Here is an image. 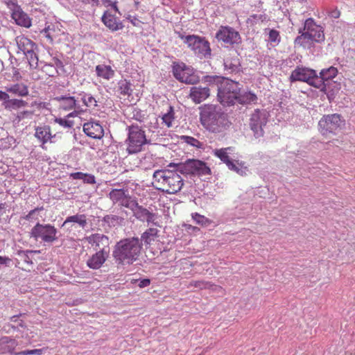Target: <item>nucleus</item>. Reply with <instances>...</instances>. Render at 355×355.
<instances>
[{"mask_svg":"<svg viewBox=\"0 0 355 355\" xmlns=\"http://www.w3.org/2000/svg\"><path fill=\"white\" fill-rule=\"evenodd\" d=\"M3 2L11 10L19 6L17 0H3Z\"/></svg>","mask_w":355,"mask_h":355,"instance_id":"obj_49","label":"nucleus"},{"mask_svg":"<svg viewBox=\"0 0 355 355\" xmlns=\"http://www.w3.org/2000/svg\"><path fill=\"white\" fill-rule=\"evenodd\" d=\"M28 105L27 102L18 98H12L7 100L6 102L3 103L4 107L6 110H18L22 107H26Z\"/></svg>","mask_w":355,"mask_h":355,"instance_id":"obj_35","label":"nucleus"},{"mask_svg":"<svg viewBox=\"0 0 355 355\" xmlns=\"http://www.w3.org/2000/svg\"><path fill=\"white\" fill-rule=\"evenodd\" d=\"M4 208V204H0V210Z\"/></svg>","mask_w":355,"mask_h":355,"instance_id":"obj_62","label":"nucleus"},{"mask_svg":"<svg viewBox=\"0 0 355 355\" xmlns=\"http://www.w3.org/2000/svg\"><path fill=\"white\" fill-rule=\"evenodd\" d=\"M85 239L95 250H109V239L104 234H93L87 236Z\"/></svg>","mask_w":355,"mask_h":355,"instance_id":"obj_19","label":"nucleus"},{"mask_svg":"<svg viewBox=\"0 0 355 355\" xmlns=\"http://www.w3.org/2000/svg\"><path fill=\"white\" fill-rule=\"evenodd\" d=\"M11 17L19 26L25 28H29L31 26V19L22 10L19 6L12 10Z\"/></svg>","mask_w":355,"mask_h":355,"instance_id":"obj_23","label":"nucleus"},{"mask_svg":"<svg viewBox=\"0 0 355 355\" xmlns=\"http://www.w3.org/2000/svg\"><path fill=\"white\" fill-rule=\"evenodd\" d=\"M196 287L199 289H211L214 291H220L223 288L220 286L215 285L209 282L204 280L192 281L189 283V287Z\"/></svg>","mask_w":355,"mask_h":355,"instance_id":"obj_33","label":"nucleus"},{"mask_svg":"<svg viewBox=\"0 0 355 355\" xmlns=\"http://www.w3.org/2000/svg\"><path fill=\"white\" fill-rule=\"evenodd\" d=\"M77 1L83 5H91L92 7H96L99 5V0H77Z\"/></svg>","mask_w":355,"mask_h":355,"instance_id":"obj_48","label":"nucleus"},{"mask_svg":"<svg viewBox=\"0 0 355 355\" xmlns=\"http://www.w3.org/2000/svg\"><path fill=\"white\" fill-rule=\"evenodd\" d=\"M32 114H33V112H31V111H28V110L23 111V112H20L17 114V118L19 120H21L25 118H28V117L31 116Z\"/></svg>","mask_w":355,"mask_h":355,"instance_id":"obj_50","label":"nucleus"},{"mask_svg":"<svg viewBox=\"0 0 355 355\" xmlns=\"http://www.w3.org/2000/svg\"><path fill=\"white\" fill-rule=\"evenodd\" d=\"M19 50L24 54L32 50H36L37 46L35 42L24 35L17 36L15 39Z\"/></svg>","mask_w":355,"mask_h":355,"instance_id":"obj_27","label":"nucleus"},{"mask_svg":"<svg viewBox=\"0 0 355 355\" xmlns=\"http://www.w3.org/2000/svg\"><path fill=\"white\" fill-rule=\"evenodd\" d=\"M46 37L49 38L51 41L53 40L52 37L49 35H47Z\"/></svg>","mask_w":355,"mask_h":355,"instance_id":"obj_63","label":"nucleus"},{"mask_svg":"<svg viewBox=\"0 0 355 355\" xmlns=\"http://www.w3.org/2000/svg\"><path fill=\"white\" fill-rule=\"evenodd\" d=\"M35 50L30 51L25 53L26 58L28 61L29 65L32 69H36L38 66V57L35 53Z\"/></svg>","mask_w":355,"mask_h":355,"instance_id":"obj_41","label":"nucleus"},{"mask_svg":"<svg viewBox=\"0 0 355 355\" xmlns=\"http://www.w3.org/2000/svg\"><path fill=\"white\" fill-rule=\"evenodd\" d=\"M142 250V243L138 237L121 239L116 243L113 257L118 264L130 265L138 260Z\"/></svg>","mask_w":355,"mask_h":355,"instance_id":"obj_2","label":"nucleus"},{"mask_svg":"<svg viewBox=\"0 0 355 355\" xmlns=\"http://www.w3.org/2000/svg\"><path fill=\"white\" fill-rule=\"evenodd\" d=\"M192 218L196 221V223L198 225L202 226H208L211 224V221L206 218L205 216L199 214L198 213L192 214Z\"/></svg>","mask_w":355,"mask_h":355,"instance_id":"obj_42","label":"nucleus"},{"mask_svg":"<svg viewBox=\"0 0 355 355\" xmlns=\"http://www.w3.org/2000/svg\"><path fill=\"white\" fill-rule=\"evenodd\" d=\"M42 209H43V207L36 208V209H33V210H31V211L29 212L28 216H30L33 215V214L36 211H37V210H42Z\"/></svg>","mask_w":355,"mask_h":355,"instance_id":"obj_59","label":"nucleus"},{"mask_svg":"<svg viewBox=\"0 0 355 355\" xmlns=\"http://www.w3.org/2000/svg\"><path fill=\"white\" fill-rule=\"evenodd\" d=\"M172 71L174 77L182 83L193 85L199 81L198 77L193 72V69L184 62H174Z\"/></svg>","mask_w":355,"mask_h":355,"instance_id":"obj_8","label":"nucleus"},{"mask_svg":"<svg viewBox=\"0 0 355 355\" xmlns=\"http://www.w3.org/2000/svg\"><path fill=\"white\" fill-rule=\"evenodd\" d=\"M217 79L218 101L224 105H233L241 90L239 83L226 78H218Z\"/></svg>","mask_w":355,"mask_h":355,"instance_id":"obj_4","label":"nucleus"},{"mask_svg":"<svg viewBox=\"0 0 355 355\" xmlns=\"http://www.w3.org/2000/svg\"><path fill=\"white\" fill-rule=\"evenodd\" d=\"M158 232L157 228H148L141 234V240L146 245H153L158 238Z\"/></svg>","mask_w":355,"mask_h":355,"instance_id":"obj_32","label":"nucleus"},{"mask_svg":"<svg viewBox=\"0 0 355 355\" xmlns=\"http://www.w3.org/2000/svg\"><path fill=\"white\" fill-rule=\"evenodd\" d=\"M181 138L185 143L191 146L197 148H202L203 147V144L193 137L182 136Z\"/></svg>","mask_w":355,"mask_h":355,"instance_id":"obj_43","label":"nucleus"},{"mask_svg":"<svg viewBox=\"0 0 355 355\" xmlns=\"http://www.w3.org/2000/svg\"><path fill=\"white\" fill-rule=\"evenodd\" d=\"M216 38L227 45L233 46L241 43L239 33L234 28L228 26H221L216 33Z\"/></svg>","mask_w":355,"mask_h":355,"instance_id":"obj_11","label":"nucleus"},{"mask_svg":"<svg viewBox=\"0 0 355 355\" xmlns=\"http://www.w3.org/2000/svg\"><path fill=\"white\" fill-rule=\"evenodd\" d=\"M267 114L263 110H255L250 118V125L255 137L263 136V127L267 123Z\"/></svg>","mask_w":355,"mask_h":355,"instance_id":"obj_14","label":"nucleus"},{"mask_svg":"<svg viewBox=\"0 0 355 355\" xmlns=\"http://www.w3.org/2000/svg\"><path fill=\"white\" fill-rule=\"evenodd\" d=\"M17 318H18V316H17V315L12 316V317L10 318V321H11V322H17Z\"/></svg>","mask_w":355,"mask_h":355,"instance_id":"obj_60","label":"nucleus"},{"mask_svg":"<svg viewBox=\"0 0 355 355\" xmlns=\"http://www.w3.org/2000/svg\"><path fill=\"white\" fill-rule=\"evenodd\" d=\"M69 223H76L82 228H84L87 224V218L85 214H76L68 216L64 221L62 226Z\"/></svg>","mask_w":355,"mask_h":355,"instance_id":"obj_36","label":"nucleus"},{"mask_svg":"<svg viewBox=\"0 0 355 355\" xmlns=\"http://www.w3.org/2000/svg\"><path fill=\"white\" fill-rule=\"evenodd\" d=\"M85 175V173L83 172H76V173H71L70 174V178H71L73 180H83Z\"/></svg>","mask_w":355,"mask_h":355,"instance_id":"obj_51","label":"nucleus"},{"mask_svg":"<svg viewBox=\"0 0 355 355\" xmlns=\"http://www.w3.org/2000/svg\"><path fill=\"white\" fill-rule=\"evenodd\" d=\"M179 37L200 58H206L211 55L210 44L205 37L196 35L185 36L180 33H179Z\"/></svg>","mask_w":355,"mask_h":355,"instance_id":"obj_5","label":"nucleus"},{"mask_svg":"<svg viewBox=\"0 0 355 355\" xmlns=\"http://www.w3.org/2000/svg\"><path fill=\"white\" fill-rule=\"evenodd\" d=\"M345 124V119L339 114L324 115L318 122V131L324 137L336 135Z\"/></svg>","mask_w":355,"mask_h":355,"instance_id":"obj_6","label":"nucleus"},{"mask_svg":"<svg viewBox=\"0 0 355 355\" xmlns=\"http://www.w3.org/2000/svg\"><path fill=\"white\" fill-rule=\"evenodd\" d=\"M43 350L42 349H27L24 351H21L16 353V355H41L42 354Z\"/></svg>","mask_w":355,"mask_h":355,"instance_id":"obj_45","label":"nucleus"},{"mask_svg":"<svg viewBox=\"0 0 355 355\" xmlns=\"http://www.w3.org/2000/svg\"><path fill=\"white\" fill-rule=\"evenodd\" d=\"M340 12L338 9H335V10H332L329 13V16L334 19L338 18L340 17Z\"/></svg>","mask_w":355,"mask_h":355,"instance_id":"obj_54","label":"nucleus"},{"mask_svg":"<svg viewBox=\"0 0 355 355\" xmlns=\"http://www.w3.org/2000/svg\"><path fill=\"white\" fill-rule=\"evenodd\" d=\"M9 98V95L7 92L0 90V101H3L4 103Z\"/></svg>","mask_w":355,"mask_h":355,"instance_id":"obj_55","label":"nucleus"},{"mask_svg":"<svg viewBox=\"0 0 355 355\" xmlns=\"http://www.w3.org/2000/svg\"><path fill=\"white\" fill-rule=\"evenodd\" d=\"M111 6L112 7V8L115 10V12H119V8L117 7V5H116V2H113L111 3Z\"/></svg>","mask_w":355,"mask_h":355,"instance_id":"obj_58","label":"nucleus"},{"mask_svg":"<svg viewBox=\"0 0 355 355\" xmlns=\"http://www.w3.org/2000/svg\"><path fill=\"white\" fill-rule=\"evenodd\" d=\"M252 17L254 19H261L262 21H263L262 18H263V19H266V15H254Z\"/></svg>","mask_w":355,"mask_h":355,"instance_id":"obj_57","label":"nucleus"},{"mask_svg":"<svg viewBox=\"0 0 355 355\" xmlns=\"http://www.w3.org/2000/svg\"><path fill=\"white\" fill-rule=\"evenodd\" d=\"M315 77L316 71L315 70L304 67H297L292 71L290 80L291 82H306L310 85L313 86Z\"/></svg>","mask_w":355,"mask_h":355,"instance_id":"obj_16","label":"nucleus"},{"mask_svg":"<svg viewBox=\"0 0 355 355\" xmlns=\"http://www.w3.org/2000/svg\"><path fill=\"white\" fill-rule=\"evenodd\" d=\"M83 131L88 137L94 139H101L104 135L102 125L98 122L94 121L84 123Z\"/></svg>","mask_w":355,"mask_h":355,"instance_id":"obj_20","label":"nucleus"},{"mask_svg":"<svg viewBox=\"0 0 355 355\" xmlns=\"http://www.w3.org/2000/svg\"><path fill=\"white\" fill-rule=\"evenodd\" d=\"M299 33H301L300 35L297 36L295 40V46H302L303 48H311L313 44L315 42L314 40L308 35L305 31L302 33L301 31H299Z\"/></svg>","mask_w":355,"mask_h":355,"instance_id":"obj_34","label":"nucleus"},{"mask_svg":"<svg viewBox=\"0 0 355 355\" xmlns=\"http://www.w3.org/2000/svg\"><path fill=\"white\" fill-rule=\"evenodd\" d=\"M19 325L21 327H24V323L23 321H20V322L19 323Z\"/></svg>","mask_w":355,"mask_h":355,"instance_id":"obj_61","label":"nucleus"},{"mask_svg":"<svg viewBox=\"0 0 355 355\" xmlns=\"http://www.w3.org/2000/svg\"><path fill=\"white\" fill-rule=\"evenodd\" d=\"M178 168L173 170H157L153 175V186L157 190L169 194L179 192L184 185V181L178 173Z\"/></svg>","mask_w":355,"mask_h":355,"instance_id":"obj_3","label":"nucleus"},{"mask_svg":"<svg viewBox=\"0 0 355 355\" xmlns=\"http://www.w3.org/2000/svg\"><path fill=\"white\" fill-rule=\"evenodd\" d=\"M132 92L130 82L126 80H121L119 82V92L121 96L130 97Z\"/></svg>","mask_w":355,"mask_h":355,"instance_id":"obj_39","label":"nucleus"},{"mask_svg":"<svg viewBox=\"0 0 355 355\" xmlns=\"http://www.w3.org/2000/svg\"><path fill=\"white\" fill-rule=\"evenodd\" d=\"M257 100V97L254 93L248 92H244L243 94L239 93L236 101L240 104H250L252 103H255Z\"/></svg>","mask_w":355,"mask_h":355,"instance_id":"obj_37","label":"nucleus"},{"mask_svg":"<svg viewBox=\"0 0 355 355\" xmlns=\"http://www.w3.org/2000/svg\"><path fill=\"white\" fill-rule=\"evenodd\" d=\"M108 197L113 204L121 207L129 209L135 205V199L130 196L128 189H113L110 191Z\"/></svg>","mask_w":355,"mask_h":355,"instance_id":"obj_13","label":"nucleus"},{"mask_svg":"<svg viewBox=\"0 0 355 355\" xmlns=\"http://www.w3.org/2000/svg\"><path fill=\"white\" fill-rule=\"evenodd\" d=\"M163 123L168 127L172 126V123L174 120V110L172 106H169L168 110L166 114L162 116Z\"/></svg>","mask_w":355,"mask_h":355,"instance_id":"obj_40","label":"nucleus"},{"mask_svg":"<svg viewBox=\"0 0 355 355\" xmlns=\"http://www.w3.org/2000/svg\"><path fill=\"white\" fill-rule=\"evenodd\" d=\"M178 171L184 175H207L211 174V168L207 164L199 159H188L184 163L178 164Z\"/></svg>","mask_w":355,"mask_h":355,"instance_id":"obj_7","label":"nucleus"},{"mask_svg":"<svg viewBox=\"0 0 355 355\" xmlns=\"http://www.w3.org/2000/svg\"><path fill=\"white\" fill-rule=\"evenodd\" d=\"M48 29H49V28H44V31H45V32H47Z\"/></svg>","mask_w":355,"mask_h":355,"instance_id":"obj_64","label":"nucleus"},{"mask_svg":"<svg viewBox=\"0 0 355 355\" xmlns=\"http://www.w3.org/2000/svg\"><path fill=\"white\" fill-rule=\"evenodd\" d=\"M150 280L149 279H144L139 282L138 286L140 288H145V287L148 286L150 285Z\"/></svg>","mask_w":355,"mask_h":355,"instance_id":"obj_53","label":"nucleus"},{"mask_svg":"<svg viewBox=\"0 0 355 355\" xmlns=\"http://www.w3.org/2000/svg\"><path fill=\"white\" fill-rule=\"evenodd\" d=\"M234 150V148L233 147L223 148L220 149H215L213 151V153L214 156L217 157L220 159V161L225 163L230 170L242 175L243 173L242 169L243 163H239V161H235L234 162L230 158L229 155L232 153Z\"/></svg>","mask_w":355,"mask_h":355,"instance_id":"obj_12","label":"nucleus"},{"mask_svg":"<svg viewBox=\"0 0 355 355\" xmlns=\"http://www.w3.org/2000/svg\"><path fill=\"white\" fill-rule=\"evenodd\" d=\"M35 137L42 143V148H44V145L52 138L51 128L49 125L37 127Z\"/></svg>","mask_w":355,"mask_h":355,"instance_id":"obj_29","label":"nucleus"},{"mask_svg":"<svg viewBox=\"0 0 355 355\" xmlns=\"http://www.w3.org/2000/svg\"><path fill=\"white\" fill-rule=\"evenodd\" d=\"M128 145L127 150L129 153H137L141 150L142 146L147 139L145 132L138 126L132 125L129 128Z\"/></svg>","mask_w":355,"mask_h":355,"instance_id":"obj_9","label":"nucleus"},{"mask_svg":"<svg viewBox=\"0 0 355 355\" xmlns=\"http://www.w3.org/2000/svg\"><path fill=\"white\" fill-rule=\"evenodd\" d=\"M210 95L208 87H193L191 88L189 97L195 103H200Z\"/></svg>","mask_w":355,"mask_h":355,"instance_id":"obj_25","label":"nucleus"},{"mask_svg":"<svg viewBox=\"0 0 355 355\" xmlns=\"http://www.w3.org/2000/svg\"><path fill=\"white\" fill-rule=\"evenodd\" d=\"M95 71L97 77L105 80H110L114 75L115 71L110 65L105 64H98L96 66Z\"/></svg>","mask_w":355,"mask_h":355,"instance_id":"obj_30","label":"nucleus"},{"mask_svg":"<svg viewBox=\"0 0 355 355\" xmlns=\"http://www.w3.org/2000/svg\"><path fill=\"white\" fill-rule=\"evenodd\" d=\"M74 111L69 113L67 116L68 117H74V116H78L79 114H80L81 113L84 112L85 111L83 110H82L79 105H76V107L74 108Z\"/></svg>","mask_w":355,"mask_h":355,"instance_id":"obj_52","label":"nucleus"},{"mask_svg":"<svg viewBox=\"0 0 355 355\" xmlns=\"http://www.w3.org/2000/svg\"><path fill=\"white\" fill-rule=\"evenodd\" d=\"M11 259L7 257L0 256V264H7Z\"/></svg>","mask_w":355,"mask_h":355,"instance_id":"obj_56","label":"nucleus"},{"mask_svg":"<svg viewBox=\"0 0 355 355\" xmlns=\"http://www.w3.org/2000/svg\"><path fill=\"white\" fill-rule=\"evenodd\" d=\"M304 31L315 42H321L324 40L322 28L317 25L312 18H309L305 21Z\"/></svg>","mask_w":355,"mask_h":355,"instance_id":"obj_17","label":"nucleus"},{"mask_svg":"<svg viewBox=\"0 0 355 355\" xmlns=\"http://www.w3.org/2000/svg\"><path fill=\"white\" fill-rule=\"evenodd\" d=\"M200 121L202 125L211 132H222L231 125L227 115L214 105L200 107Z\"/></svg>","mask_w":355,"mask_h":355,"instance_id":"obj_1","label":"nucleus"},{"mask_svg":"<svg viewBox=\"0 0 355 355\" xmlns=\"http://www.w3.org/2000/svg\"><path fill=\"white\" fill-rule=\"evenodd\" d=\"M57 230L51 225L37 223L31 230V236L36 241L44 243H53L57 240Z\"/></svg>","mask_w":355,"mask_h":355,"instance_id":"obj_10","label":"nucleus"},{"mask_svg":"<svg viewBox=\"0 0 355 355\" xmlns=\"http://www.w3.org/2000/svg\"><path fill=\"white\" fill-rule=\"evenodd\" d=\"M54 100L58 103L59 110L69 111L76 107L77 101L74 96H61Z\"/></svg>","mask_w":355,"mask_h":355,"instance_id":"obj_26","label":"nucleus"},{"mask_svg":"<svg viewBox=\"0 0 355 355\" xmlns=\"http://www.w3.org/2000/svg\"><path fill=\"white\" fill-rule=\"evenodd\" d=\"M224 66L226 70L230 72L238 71L241 67L240 60L239 58V53L236 51H230V53L224 59Z\"/></svg>","mask_w":355,"mask_h":355,"instance_id":"obj_22","label":"nucleus"},{"mask_svg":"<svg viewBox=\"0 0 355 355\" xmlns=\"http://www.w3.org/2000/svg\"><path fill=\"white\" fill-rule=\"evenodd\" d=\"M109 250H98L87 261V265L92 269H98L105 262L108 257Z\"/></svg>","mask_w":355,"mask_h":355,"instance_id":"obj_21","label":"nucleus"},{"mask_svg":"<svg viewBox=\"0 0 355 355\" xmlns=\"http://www.w3.org/2000/svg\"><path fill=\"white\" fill-rule=\"evenodd\" d=\"M338 73V69L335 67H330L323 69L320 72V76L316 74L313 87L320 89L322 92L326 91V82H328L337 76Z\"/></svg>","mask_w":355,"mask_h":355,"instance_id":"obj_15","label":"nucleus"},{"mask_svg":"<svg viewBox=\"0 0 355 355\" xmlns=\"http://www.w3.org/2000/svg\"><path fill=\"white\" fill-rule=\"evenodd\" d=\"M102 21L112 31H117L123 28V25L117 19V17L107 11L103 15Z\"/></svg>","mask_w":355,"mask_h":355,"instance_id":"obj_24","label":"nucleus"},{"mask_svg":"<svg viewBox=\"0 0 355 355\" xmlns=\"http://www.w3.org/2000/svg\"><path fill=\"white\" fill-rule=\"evenodd\" d=\"M17 345V341L15 339L9 336H3L0 338V347L5 349L1 350V353H10L16 355L17 352L15 350Z\"/></svg>","mask_w":355,"mask_h":355,"instance_id":"obj_28","label":"nucleus"},{"mask_svg":"<svg viewBox=\"0 0 355 355\" xmlns=\"http://www.w3.org/2000/svg\"><path fill=\"white\" fill-rule=\"evenodd\" d=\"M135 205L132 207H129L133 212L134 216L141 221H146L148 223H155L156 215L149 211L146 208L139 205L136 200H135Z\"/></svg>","mask_w":355,"mask_h":355,"instance_id":"obj_18","label":"nucleus"},{"mask_svg":"<svg viewBox=\"0 0 355 355\" xmlns=\"http://www.w3.org/2000/svg\"><path fill=\"white\" fill-rule=\"evenodd\" d=\"M281 41L279 32L275 29H270L268 33V42L278 44Z\"/></svg>","mask_w":355,"mask_h":355,"instance_id":"obj_44","label":"nucleus"},{"mask_svg":"<svg viewBox=\"0 0 355 355\" xmlns=\"http://www.w3.org/2000/svg\"><path fill=\"white\" fill-rule=\"evenodd\" d=\"M83 182L86 184H94L96 183V178L94 175L89 174V173H85V178L83 179Z\"/></svg>","mask_w":355,"mask_h":355,"instance_id":"obj_47","label":"nucleus"},{"mask_svg":"<svg viewBox=\"0 0 355 355\" xmlns=\"http://www.w3.org/2000/svg\"><path fill=\"white\" fill-rule=\"evenodd\" d=\"M55 122L64 128H71L73 125L72 121L62 118H56Z\"/></svg>","mask_w":355,"mask_h":355,"instance_id":"obj_46","label":"nucleus"},{"mask_svg":"<svg viewBox=\"0 0 355 355\" xmlns=\"http://www.w3.org/2000/svg\"><path fill=\"white\" fill-rule=\"evenodd\" d=\"M83 103L89 109H94L98 105V101L92 94L85 92L80 94Z\"/></svg>","mask_w":355,"mask_h":355,"instance_id":"obj_38","label":"nucleus"},{"mask_svg":"<svg viewBox=\"0 0 355 355\" xmlns=\"http://www.w3.org/2000/svg\"><path fill=\"white\" fill-rule=\"evenodd\" d=\"M7 92L17 95L18 96L24 97L28 94V88L27 85L24 83H16L6 87Z\"/></svg>","mask_w":355,"mask_h":355,"instance_id":"obj_31","label":"nucleus"}]
</instances>
